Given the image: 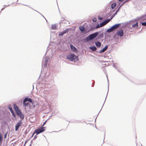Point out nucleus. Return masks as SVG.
Instances as JSON below:
<instances>
[{"mask_svg": "<svg viewBox=\"0 0 146 146\" xmlns=\"http://www.w3.org/2000/svg\"><path fill=\"white\" fill-rule=\"evenodd\" d=\"M98 35V33L96 32L93 34L90 35L88 37H86V39L88 41L90 40L93 39L94 38L96 37Z\"/></svg>", "mask_w": 146, "mask_h": 146, "instance_id": "obj_1", "label": "nucleus"}, {"mask_svg": "<svg viewBox=\"0 0 146 146\" xmlns=\"http://www.w3.org/2000/svg\"><path fill=\"white\" fill-rule=\"evenodd\" d=\"M77 58L78 57L74 54H70L66 56L67 59L71 61H75V59Z\"/></svg>", "mask_w": 146, "mask_h": 146, "instance_id": "obj_2", "label": "nucleus"}, {"mask_svg": "<svg viewBox=\"0 0 146 146\" xmlns=\"http://www.w3.org/2000/svg\"><path fill=\"white\" fill-rule=\"evenodd\" d=\"M45 131L44 127H40L38 129L35 130V133L38 135L42 132Z\"/></svg>", "mask_w": 146, "mask_h": 146, "instance_id": "obj_3", "label": "nucleus"}, {"mask_svg": "<svg viewBox=\"0 0 146 146\" xmlns=\"http://www.w3.org/2000/svg\"><path fill=\"white\" fill-rule=\"evenodd\" d=\"M30 102L31 103H32V100L30 98H25L23 101V104L25 106L28 105L29 103L28 102Z\"/></svg>", "mask_w": 146, "mask_h": 146, "instance_id": "obj_4", "label": "nucleus"}, {"mask_svg": "<svg viewBox=\"0 0 146 146\" xmlns=\"http://www.w3.org/2000/svg\"><path fill=\"white\" fill-rule=\"evenodd\" d=\"M120 25V24H119L115 25H114L111 27V28L108 29L107 30V32L108 33H110L113 31L115 29H117L118 27Z\"/></svg>", "mask_w": 146, "mask_h": 146, "instance_id": "obj_5", "label": "nucleus"}, {"mask_svg": "<svg viewBox=\"0 0 146 146\" xmlns=\"http://www.w3.org/2000/svg\"><path fill=\"white\" fill-rule=\"evenodd\" d=\"M23 124V122L21 120L17 122L15 126V130L17 131L18 130L19 127L21 126Z\"/></svg>", "mask_w": 146, "mask_h": 146, "instance_id": "obj_6", "label": "nucleus"}, {"mask_svg": "<svg viewBox=\"0 0 146 146\" xmlns=\"http://www.w3.org/2000/svg\"><path fill=\"white\" fill-rule=\"evenodd\" d=\"M16 113L21 119H23L24 118V115L21 112L20 110L17 112Z\"/></svg>", "mask_w": 146, "mask_h": 146, "instance_id": "obj_7", "label": "nucleus"}, {"mask_svg": "<svg viewBox=\"0 0 146 146\" xmlns=\"http://www.w3.org/2000/svg\"><path fill=\"white\" fill-rule=\"evenodd\" d=\"M117 33L118 35L120 36H122L123 35V32L122 30H120L118 31L117 32Z\"/></svg>", "mask_w": 146, "mask_h": 146, "instance_id": "obj_8", "label": "nucleus"}, {"mask_svg": "<svg viewBox=\"0 0 146 146\" xmlns=\"http://www.w3.org/2000/svg\"><path fill=\"white\" fill-rule=\"evenodd\" d=\"M13 107L14 109L16 112V113L17 112L20 110H19V108H18V107H17V105L15 104H14Z\"/></svg>", "mask_w": 146, "mask_h": 146, "instance_id": "obj_9", "label": "nucleus"}, {"mask_svg": "<svg viewBox=\"0 0 146 146\" xmlns=\"http://www.w3.org/2000/svg\"><path fill=\"white\" fill-rule=\"evenodd\" d=\"M108 48V47L107 46H106L104 48H103V49H102V50H100L99 51V53H102L104 52Z\"/></svg>", "mask_w": 146, "mask_h": 146, "instance_id": "obj_10", "label": "nucleus"}, {"mask_svg": "<svg viewBox=\"0 0 146 146\" xmlns=\"http://www.w3.org/2000/svg\"><path fill=\"white\" fill-rule=\"evenodd\" d=\"M70 47L71 48V49L74 52L76 51V48L74 46L72 45H70Z\"/></svg>", "mask_w": 146, "mask_h": 146, "instance_id": "obj_11", "label": "nucleus"}, {"mask_svg": "<svg viewBox=\"0 0 146 146\" xmlns=\"http://www.w3.org/2000/svg\"><path fill=\"white\" fill-rule=\"evenodd\" d=\"M95 44L97 47H100L101 46V44L100 42L98 41L95 43Z\"/></svg>", "mask_w": 146, "mask_h": 146, "instance_id": "obj_12", "label": "nucleus"}, {"mask_svg": "<svg viewBox=\"0 0 146 146\" xmlns=\"http://www.w3.org/2000/svg\"><path fill=\"white\" fill-rule=\"evenodd\" d=\"M80 30L82 33L84 32V28L83 26H81L79 27Z\"/></svg>", "mask_w": 146, "mask_h": 146, "instance_id": "obj_13", "label": "nucleus"}, {"mask_svg": "<svg viewBox=\"0 0 146 146\" xmlns=\"http://www.w3.org/2000/svg\"><path fill=\"white\" fill-rule=\"evenodd\" d=\"M132 27L137 28L138 27V23H136L132 26Z\"/></svg>", "mask_w": 146, "mask_h": 146, "instance_id": "obj_14", "label": "nucleus"}, {"mask_svg": "<svg viewBox=\"0 0 146 146\" xmlns=\"http://www.w3.org/2000/svg\"><path fill=\"white\" fill-rule=\"evenodd\" d=\"M116 6V4L115 3H114L111 5V7L112 9H113Z\"/></svg>", "mask_w": 146, "mask_h": 146, "instance_id": "obj_15", "label": "nucleus"}, {"mask_svg": "<svg viewBox=\"0 0 146 146\" xmlns=\"http://www.w3.org/2000/svg\"><path fill=\"white\" fill-rule=\"evenodd\" d=\"M106 24V23L105 22V21H104L102 23L100 24V27H102L105 25Z\"/></svg>", "mask_w": 146, "mask_h": 146, "instance_id": "obj_16", "label": "nucleus"}, {"mask_svg": "<svg viewBox=\"0 0 146 146\" xmlns=\"http://www.w3.org/2000/svg\"><path fill=\"white\" fill-rule=\"evenodd\" d=\"M90 49H92V50H93V51H95L96 50V47L95 46H92V47H90Z\"/></svg>", "mask_w": 146, "mask_h": 146, "instance_id": "obj_17", "label": "nucleus"}, {"mask_svg": "<svg viewBox=\"0 0 146 146\" xmlns=\"http://www.w3.org/2000/svg\"><path fill=\"white\" fill-rule=\"evenodd\" d=\"M56 28V27L55 25H52V29L55 30Z\"/></svg>", "mask_w": 146, "mask_h": 146, "instance_id": "obj_18", "label": "nucleus"}, {"mask_svg": "<svg viewBox=\"0 0 146 146\" xmlns=\"http://www.w3.org/2000/svg\"><path fill=\"white\" fill-rule=\"evenodd\" d=\"M112 19V18H111L110 19H108L104 21L106 23V24L108 23L109 22H110V21L111 20V19Z\"/></svg>", "mask_w": 146, "mask_h": 146, "instance_id": "obj_19", "label": "nucleus"}, {"mask_svg": "<svg viewBox=\"0 0 146 146\" xmlns=\"http://www.w3.org/2000/svg\"><path fill=\"white\" fill-rule=\"evenodd\" d=\"M141 24L142 26H146V21L145 22H142Z\"/></svg>", "mask_w": 146, "mask_h": 146, "instance_id": "obj_20", "label": "nucleus"}, {"mask_svg": "<svg viewBox=\"0 0 146 146\" xmlns=\"http://www.w3.org/2000/svg\"><path fill=\"white\" fill-rule=\"evenodd\" d=\"M64 34V33H63V32H60L59 33V36H62V35H63Z\"/></svg>", "mask_w": 146, "mask_h": 146, "instance_id": "obj_21", "label": "nucleus"}, {"mask_svg": "<svg viewBox=\"0 0 146 146\" xmlns=\"http://www.w3.org/2000/svg\"><path fill=\"white\" fill-rule=\"evenodd\" d=\"M11 113L12 114V115L13 117H15V113H14L13 111H12L11 112Z\"/></svg>", "mask_w": 146, "mask_h": 146, "instance_id": "obj_22", "label": "nucleus"}, {"mask_svg": "<svg viewBox=\"0 0 146 146\" xmlns=\"http://www.w3.org/2000/svg\"><path fill=\"white\" fill-rule=\"evenodd\" d=\"M2 141V135L1 133H0V141Z\"/></svg>", "mask_w": 146, "mask_h": 146, "instance_id": "obj_23", "label": "nucleus"}, {"mask_svg": "<svg viewBox=\"0 0 146 146\" xmlns=\"http://www.w3.org/2000/svg\"><path fill=\"white\" fill-rule=\"evenodd\" d=\"M68 31V29H66L63 32L64 33V34H65Z\"/></svg>", "mask_w": 146, "mask_h": 146, "instance_id": "obj_24", "label": "nucleus"}, {"mask_svg": "<svg viewBox=\"0 0 146 146\" xmlns=\"http://www.w3.org/2000/svg\"><path fill=\"white\" fill-rule=\"evenodd\" d=\"M68 31V29H66L63 32L64 33V34H65Z\"/></svg>", "mask_w": 146, "mask_h": 146, "instance_id": "obj_25", "label": "nucleus"}, {"mask_svg": "<svg viewBox=\"0 0 146 146\" xmlns=\"http://www.w3.org/2000/svg\"><path fill=\"white\" fill-rule=\"evenodd\" d=\"M47 120H46L44 122V123L43 124V125H42V126H41V127H43L45 124L46 123V122H47Z\"/></svg>", "mask_w": 146, "mask_h": 146, "instance_id": "obj_26", "label": "nucleus"}, {"mask_svg": "<svg viewBox=\"0 0 146 146\" xmlns=\"http://www.w3.org/2000/svg\"><path fill=\"white\" fill-rule=\"evenodd\" d=\"M9 108L11 112L13 111L11 108Z\"/></svg>", "mask_w": 146, "mask_h": 146, "instance_id": "obj_27", "label": "nucleus"}, {"mask_svg": "<svg viewBox=\"0 0 146 146\" xmlns=\"http://www.w3.org/2000/svg\"><path fill=\"white\" fill-rule=\"evenodd\" d=\"M7 133L5 134L4 136V138H5L7 137Z\"/></svg>", "mask_w": 146, "mask_h": 146, "instance_id": "obj_28", "label": "nucleus"}, {"mask_svg": "<svg viewBox=\"0 0 146 146\" xmlns=\"http://www.w3.org/2000/svg\"><path fill=\"white\" fill-rule=\"evenodd\" d=\"M37 137V136L36 135L34 137V139H36Z\"/></svg>", "mask_w": 146, "mask_h": 146, "instance_id": "obj_29", "label": "nucleus"}, {"mask_svg": "<svg viewBox=\"0 0 146 146\" xmlns=\"http://www.w3.org/2000/svg\"><path fill=\"white\" fill-rule=\"evenodd\" d=\"M35 132H34L32 134V135H31V137H33V135H34V134H35Z\"/></svg>", "mask_w": 146, "mask_h": 146, "instance_id": "obj_30", "label": "nucleus"}, {"mask_svg": "<svg viewBox=\"0 0 146 146\" xmlns=\"http://www.w3.org/2000/svg\"><path fill=\"white\" fill-rule=\"evenodd\" d=\"M100 27V26L99 25H98L96 26V28H99V27Z\"/></svg>", "mask_w": 146, "mask_h": 146, "instance_id": "obj_31", "label": "nucleus"}, {"mask_svg": "<svg viewBox=\"0 0 146 146\" xmlns=\"http://www.w3.org/2000/svg\"><path fill=\"white\" fill-rule=\"evenodd\" d=\"M99 18L100 19V20H102V17H99Z\"/></svg>", "mask_w": 146, "mask_h": 146, "instance_id": "obj_32", "label": "nucleus"}, {"mask_svg": "<svg viewBox=\"0 0 146 146\" xmlns=\"http://www.w3.org/2000/svg\"><path fill=\"white\" fill-rule=\"evenodd\" d=\"M119 1H121L122 0H118Z\"/></svg>", "mask_w": 146, "mask_h": 146, "instance_id": "obj_33", "label": "nucleus"}]
</instances>
